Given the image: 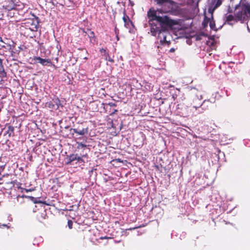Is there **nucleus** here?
I'll return each mask as SVG.
<instances>
[{
    "label": "nucleus",
    "instance_id": "9",
    "mask_svg": "<svg viewBox=\"0 0 250 250\" xmlns=\"http://www.w3.org/2000/svg\"><path fill=\"white\" fill-rule=\"evenodd\" d=\"M6 128H7V130L4 133V134H3L4 136L7 135L8 137H9V138H10L11 137L15 136V133H14L15 128L14 126H13L11 125H9L8 124H6L5 125V128H3L2 129V130H3Z\"/></svg>",
    "mask_w": 250,
    "mask_h": 250
},
{
    "label": "nucleus",
    "instance_id": "4",
    "mask_svg": "<svg viewBox=\"0 0 250 250\" xmlns=\"http://www.w3.org/2000/svg\"><path fill=\"white\" fill-rule=\"evenodd\" d=\"M2 7L7 11H15L18 10L17 5L14 3L13 0H3L2 3Z\"/></svg>",
    "mask_w": 250,
    "mask_h": 250
},
{
    "label": "nucleus",
    "instance_id": "5",
    "mask_svg": "<svg viewBox=\"0 0 250 250\" xmlns=\"http://www.w3.org/2000/svg\"><path fill=\"white\" fill-rule=\"evenodd\" d=\"M224 0H208V12L213 14L214 11L221 6Z\"/></svg>",
    "mask_w": 250,
    "mask_h": 250
},
{
    "label": "nucleus",
    "instance_id": "13",
    "mask_svg": "<svg viewBox=\"0 0 250 250\" xmlns=\"http://www.w3.org/2000/svg\"><path fill=\"white\" fill-rule=\"evenodd\" d=\"M87 31L89 32V33L88 34V36L90 39V41L91 42H92V40H94L95 41L96 39V37L95 36L94 32L89 29H87Z\"/></svg>",
    "mask_w": 250,
    "mask_h": 250
},
{
    "label": "nucleus",
    "instance_id": "20",
    "mask_svg": "<svg viewBox=\"0 0 250 250\" xmlns=\"http://www.w3.org/2000/svg\"><path fill=\"white\" fill-rule=\"evenodd\" d=\"M6 72L5 71L4 69L0 71V77L1 78H5L6 77Z\"/></svg>",
    "mask_w": 250,
    "mask_h": 250
},
{
    "label": "nucleus",
    "instance_id": "36",
    "mask_svg": "<svg viewBox=\"0 0 250 250\" xmlns=\"http://www.w3.org/2000/svg\"><path fill=\"white\" fill-rule=\"evenodd\" d=\"M3 65L2 64V60L1 59H0V65Z\"/></svg>",
    "mask_w": 250,
    "mask_h": 250
},
{
    "label": "nucleus",
    "instance_id": "45",
    "mask_svg": "<svg viewBox=\"0 0 250 250\" xmlns=\"http://www.w3.org/2000/svg\"><path fill=\"white\" fill-rule=\"evenodd\" d=\"M131 5H133V3H132V2H131Z\"/></svg>",
    "mask_w": 250,
    "mask_h": 250
},
{
    "label": "nucleus",
    "instance_id": "27",
    "mask_svg": "<svg viewBox=\"0 0 250 250\" xmlns=\"http://www.w3.org/2000/svg\"><path fill=\"white\" fill-rule=\"evenodd\" d=\"M145 225H140V226H135L132 228H130L129 229H138V228H141V227H144Z\"/></svg>",
    "mask_w": 250,
    "mask_h": 250
},
{
    "label": "nucleus",
    "instance_id": "14",
    "mask_svg": "<svg viewBox=\"0 0 250 250\" xmlns=\"http://www.w3.org/2000/svg\"><path fill=\"white\" fill-rule=\"evenodd\" d=\"M236 21V18L235 15L234 16L232 15H228L226 16V21L227 22H229L231 21Z\"/></svg>",
    "mask_w": 250,
    "mask_h": 250
},
{
    "label": "nucleus",
    "instance_id": "37",
    "mask_svg": "<svg viewBox=\"0 0 250 250\" xmlns=\"http://www.w3.org/2000/svg\"><path fill=\"white\" fill-rule=\"evenodd\" d=\"M195 90H196V89H195V88H193V89H192V93L193 94H195V92H194V91H195Z\"/></svg>",
    "mask_w": 250,
    "mask_h": 250
},
{
    "label": "nucleus",
    "instance_id": "38",
    "mask_svg": "<svg viewBox=\"0 0 250 250\" xmlns=\"http://www.w3.org/2000/svg\"><path fill=\"white\" fill-rule=\"evenodd\" d=\"M87 154H85V155H83L82 156V157H87Z\"/></svg>",
    "mask_w": 250,
    "mask_h": 250
},
{
    "label": "nucleus",
    "instance_id": "28",
    "mask_svg": "<svg viewBox=\"0 0 250 250\" xmlns=\"http://www.w3.org/2000/svg\"><path fill=\"white\" fill-rule=\"evenodd\" d=\"M77 162H78L79 163H84V161L82 159V157H79V156L78 157V159Z\"/></svg>",
    "mask_w": 250,
    "mask_h": 250
},
{
    "label": "nucleus",
    "instance_id": "1",
    "mask_svg": "<svg viewBox=\"0 0 250 250\" xmlns=\"http://www.w3.org/2000/svg\"><path fill=\"white\" fill-rule=\"evenodd\" d=\"M156 21L159 23V26H157L155 23H150V31L152 35L154 36L157 34L159 36L161 34L167 31L169 28L176 23L175 21L170 19L167 16H159Z\"/></svg>",
    "mask_w": 250,
    "mask_h": 250
},
{
    "label": "nucleus",
    "instance_id": "32",
    "mask_svg": "<svg viewBox=\"0 0 250 250\" xmlns=\"http://www.w3.org/2000/svg\"><path fill=\"white\" fill-rule=\"evenodd\" d=\"M4 67H3V65H0V71H2V70H4Z\"/></svg>",
    "mask_w": 250,
    "mask_h": 250
},
{
    "label": "nucleus",
    "instance_id": "26",
    "mask_svg": "<svg viewBox=\"0 0 250 250\" xmlns=\"http://www.w3.org/2000/svg\"><path fill=\"white\" fill-rule=\"evenodd\" d=\"M105 104L109 105L110 106H114V107H115V106H117V104L115 103H112V102L106 103V104Z\"/></svg>",
    "mask_w": 250,
    "mask_h": 250
},
{
    "label": "nucleus",
    "instance_id": "25",
    "mask_svg": "<svg viewBox=\"0 0 250 250\" xmlns=\"http://www.w3.org/2000/svg\"><path fill=\"white\" fill-rule=\"evenodd\" d=\"M73 222L71 220H68V226L70 229L72 228Z\"/></svg>",
    "mask_w": 250,
    "mask_h": 250
},
{
    "label": "nucleus",
    "instance_id": "42",
    "mask_svg": "<svg viewBox=\"0 0 250 250\" xmlns=\"http://www.w3.org/2000/svg\"><path fill=\"white\" fill-rule=\"evenodd\" d=\"M10 183V184H15V182H12H12H11Z\"/></svg>",
    "mask_w": 250,
    "mask_h": 250
},
{
    "label": "nucleus",
    "instance_id": "40",
    "mask_svg": "<svg viewBox=\"0 0 250 250\" xmlns=\"http://www.w3.org/2000/svg\"><path fill=\"white\" fill-rule=\"evenodd\" d=\"M116 160L118 161V162H121V160L120 159H116Z\"/></svg>",
    "mask_w": 250,
    "mask_h": 250
},
{
    "label": "nucleus",
    "instance_id": "39",
    "mask_svg": "<svg viewBox=\"0 0 250 250\" xmlns=\"http://www.w3.org/2000/svg\"><path fill=\"white\" fill-rule=\"evenodd\" d=\"M166 40V36H164V41H165Z\"/></svg>",
    "mask_w": 250,
    "mask_h": 250
},
{
    "label": "nucleus",
    "instance_id": "2",
    "mask_svg": "<svg viewBox=\"0 0 250 250\" xmlns=\"http://www.w3.org/2000/svg\"><path fill=\"white\" fill-rule=\"evenodd\" d=\"M236 22L244 23L250 19V3L245 0H241L234 9Z\"/></svg>",
    "mask_w": 250,
    "mask_h": 250
},
{
    "label": "nucleus",
    "instance_id": "21",
    "mask_svg": "<svg viewBox=\"0 0 250 250\" xmlns=\"http://www.w3.org/2000/svg\"><path fill=\"white\" fill-rule=\"evenodd\" d=\"M6 165V163L2 162V166H0V174H1V173L3 171L4 169H5Z\"/></svg>",
    "mask_w": 250,
    "mask_h": 250
},
{
    "label": "nucleus",
    "instance_id": "29",
    "mask_svg": "<svg viewBox=\"0 0 250 250\" xmlns=\"http://www.w3.org/2000/svg\"><path fill=\"white\" fill-rule=\"evenodd\" d=\"M118 112L117 109H114L113 112L110 114V116H113L116 112Z\"/></svg>",
    "mask_w": 250,
    "mask_h": 250
},
{
    "label": "nucleus",
    "instance_id": "24",
    "mask_svg": "<svg viewBox=\"0 0 250 250\" xmlns=\"http://www.w3.org/2000/svg\"><path fill=\"white\" fill-rule=\"evenodd\" d=\"M8 11V13L7 14L8 16H9L10 17H13L14 16V15L15 14V13L14 12H12V11Z\"/></svg>",
    "mask_w": 250,
    "mask_h": 250
},
{
    "label": "nucleus",
    "instance_id": "43",
    "mask_svg": "<svg viewBox=\"0 0 250 250\" xmlns=\"http://www.w3.org/2000/svg\"><path fill=\"white\" fill-rule=\"evenodd\" d=\"M2 226H3V227H6V225L3 224V225H2Z\"/></svg>",
    "mask_w": 250,
    "mask_h": 250
},
{
    "label": "nucleus",
    "instance_id": "10",
    "mask_svg": "<svg viewBox=\"0 0 250 250\" xmlns=\"http://www.w3.org/2000/svg\"><path fill=\"white\" fill-rule=\"evenodd\" d=\"M5 40L6 41H8L7 39H6ZM2 48H3L5 50V51H9L11 53V55H13V53L14 51L12 50V45L10 44L9 42H5L3 43V44L0 45Z\"/></svg>",
    "mask_w": 250,
    "mask_h": 250
},
{
    "label": "nucleus",
    "instance_id": "3",
    "mask_svg": "<svg viewBox=\"0 0 250 250\" xmlns=\"http://www.w3.org/2000/svg\"><path fill=\"white\" fill-rule=\"evenodd\" d=\"M202 96L200 94L199 96L197 95L193 97L192 102L191 103L192 107L196 109L201 108L202 110L200 112H203V110L207 109V108L205 107L206 104H211V102L209 100H205L204 102H202Z\"/></svg>",
    "mask_w": 250,
    "mask_h": 250
},
{
    "label": "nucleus",
    "instance_id": "12",
    "mask_svg": "<svg viewBox=\"0 0 250 250\" xmlns=\"http://www.w3.org/2000/svg\"><path fill=\"white\" fill-rule=\"evenodd\" d=\"M124 16L123 17V20L125 23V26H129V24H132V22L129 19V17L126 15L125 11L124 12Z\"/></svg>",
    "mask_w": 250,
    "mask_h": 250
},
{
    "label": "nucleus",
    "instance_id": "34",
    "mask_svg": "<svg viewBox=\"0 0 250 250\" xmlns=\"http://www.w3.org/2000/svg\"><path fill=\"white\" fill-rule=\"evenodd\" d=\"M0 42H1L2 43H4V42H5V41H4L2 38L1 37H0Z\"/></svg>",
    "mask_w": 250,
    "mask_h": 250
},
{
    "label": "nucleus",
    "instance_id": "18",
    "mask_svg": "<svg viewBox=\"0 0 250 250\" xmlns=\"http://www.w3.org/2000/svg\"><path fill=\"white\" fill-rule=\"evenodd\" d=\"M77 144H78V146H77L78 149L84 148L86 146V145H84V144H83L82 143L77 142Z\"/></svg>",
    "mask_w": 250,
    "mask_h": 250
},
{
    "label": "nucleus",
    "instance_id": "46",
    "mask_svg": "<svg viewBox=\"0 0 250 250\" xmlns=\"http://www.w3.org/2000/svg\"><path fill=\"white\" fill-rule=\"evenodd\" d=\"M131 5H133V3H132V2H131Z\"/></svg>",
    "mask_w": 250,
    "mask_h": 250
},
{
    "label": "nucleus",
    "instance_id": "33",
    "mask_svg": "<svg viewBox=\"0 0 250 250\" xmlns=\"http://www.w3.org/2000/svg\"><path fill=\"white\" fill-rule=\"evenodd\" d=\"M26 191V192H29V191H32L33 190H34L33 189H25Z\"/></svg>",
    "mask_w": 250,
    "mask_h": 250
},
{
    "label": "nucleus",
    "instance_id": "16",
    "mask_svg": "<svg viewBox=\"0 0 250 250\" xmlns=\"http://www.w3.org/2000/svg\"><path fill=\"white\" fill-rule=\"evenodd\" d=\"M210 21V19L205 17L204 20L202 22V26L204 28H206L208 24V22Z\"/></svg>",
    "mask_w": 250,
    "mask_h": 250
},
{
    "label": "nucleus",
    "instance_id": "23",
    "mask_svg": "<svg viewBox=\"0 0 250 250\" xmlns=\"http://www.w3.org/2000/svg\"><path fill=\"white\" fill-rule=\"evenodd\" d=\"M28 197L29 198H30L32 201H34V202L35 203H41V202L39 201H37V199L35 198L34 197H32V196H28Z\"/></svg>",
    "mask_w": 250,
    "mask_h": 250
},
{
    "label": "nucleus",
    "instance_id": "31",
    "mask_svg": "<svg viewBox=\"0 0 250 250\" xmlns=\"http://www.w3.org/2000/svg\"><path fill=\"white\" fill-rule=\"evenodd\" d=\"M81 30L82 31V32L83 33H84V34H84V35H85V36L86 35V34H87V32H86V31H85L84 30V29H83V28H81Z\"/></svg>",
    "mask_w": 250,
    "mask_h": 250
},
{
    "label": "nucleus",
    "instance_id": "8",
    "mask_svg": "<svg viewBox=\"0 0 250 250\" xmlns=\"http://www.w3.org/2000/svg\"><path fill=\"white\" fill-rule=\"evenodd\" d=\"M159 16L157 15V12L153 9L150 8L147 12V17L149 19V23H154Z\"/></svg>",
    "mask_w": 250,
    "mask_h": 250
},
{
    "label": "nucleus",
    "instance_id": "17",
    "mask_svg": "<svg viewBox=\"0 0 250 250\" xmlns=\"http://www.w3.org/2000/svg\"><path fill=\"white\" fill-rule=\"evenodd\" d=\"M156 1L159 5H163L168 2V0H156Z\"/></svg>",
    "mask_w": 250,
    "mask_h": 250
},
{
    "label": "nucleus",
    "instance_id": "6",
    "mask_svg": "<svg viewBox=\"0 0 250 250\" xmlns=\"http://www.w3.org/2000/svg\"><path fill=\"white\" fill-rule=\"evenodd\" d=\"M70 131H73L74 133L81 135L82 136H85L88 133V127L87 125H83V123L79 125L77 128H71Z\"/></svg>",
    "mask_w": 250,
    "mask_h": 250
},
{
    "label": "nucleus",
    "instance_id": "15",
    "mask_svg": "<svg viewBox=\"0 0 250 250\" xmlns=\"http://www.w3.org/2000/svg\"><path fill=\"white\" fill-rule=\"evenodd\" d=\"M31 27H29L30 29L32 31H37L38 28V22L36 21V23H34L33 21H32Z\"/></svg>",
    "mask_w": 250,
    "mask_h": 250
},
{
    "label": "nucleus",
    "instance_id": "22",
    "mask_svg": "<svg viewBox=\"0 0 250 250\" xmlns=\"http://www.w3.org/2000/svg\"><path fill=\"white\" fill-rule=\"evenodd\" d=\"M209 26L211 29L215 30V22L214 21H210Z\"/></svg>",
    "mask_w": 250,
    "mask_h": 250
},
{
    "label": "nucleus",
    "instance_id": "41",
    "mask_svg": "<svg viewBox=\"0 0 250 250\" xmlns=\"http://www.w3.org/2000/svg\"><path fill=\"white\" fill-rule=\"evenodd\" d=\"M55 60H56L57 62H58V58H56Z\"/></svg>",
    "mask_w": 250,
    "mask_h": 250
},
{
    "label": "nucleus",
    "instance_id": "35",
    "mask_svg": "<svg viewBox=\"0 0 250 250\" xmlns=\"http://www.w3.org/2000/svg\"><path fill=\"white\" fill-rule=\"evenodd\" d=\"M108 60L109 62H114L113 60L111 59V58H110L108 59Z\"/></svg>",
    "mask_w": 250,
    "mask_h": 250
},
{
    "label": "nucleus",
    "instance_id": "7",
    "mask_svg": "<svg viewBox=\"0 0 250 250\" xmlns=\"http://www.w3.org/2000/svg\"><path fill=\"white\" fill-rule=\"evenodd\" d=\"M33 60L36 62L41 63L43 66H52V62L50 59H42L40 57H34Z\"/></svg>",
    "mask_w": 250,
    "mask_h": 250
},
{
    "label": "nucleus",
    "instance_id": "44",
    "mask_svg": "<svg viewBox=\"0 0 250 250\" xmlns=\"http://www.w3.org/2000/svg\"><path fill=\"white\" fill-rule=\"evenodd\" d=\"M1 157H0V162H1Z\"/></svg>",
    "mask_w": 250,
    "mask_h": 250
},
{
    "label": "nucleus",
    "instance_id": "19",
    "mask_svg": "<svg viewBox=\"0 0 250 250\" xmlns=\"http://www.w3.org/2000/svg\"><path fill=\"white\" fill-rule=\"evenodd\" d=\"M100 52L101 53H103L105 56V59H107V56H109L108 54L106 52V50L104 48H101L100 50Z\"/></svg>",
    "mask_w": 250,
    "mask_h": 250
},
{
    "label": "nucleus",
    "instance_id": "30",
    "mask_svg": "<svg viewBox=\"0 0 250 250\" xmlns=\"http://www.w3.org/2000/svg\"><path fill=\"white\" fill-rule=\"evenodd\" d=\"M211 104H211H211H206V105H205V107H206V108H207L206 110L208 109L209 107H210V106L211 105Z\"/></svg>",
    "mask_w": 250,
    "mask_h": 250
},
{
    "label": "nucleus",
    "instance_id": "11",
    "mask_svg": "<svg viewBox=\"0 0 250 250\" xmlns=\"http://www.w3.org/2000/svg\"><path fill=\"white\" fill-rule=\"evenodd\" d=\"M78 157L77 154H72L69 156L68 161L67 162V165H73V162L77 161Z\"/></svg>",
    "mask_w": 250,
    "mask_h": 250
}]
</instances>
